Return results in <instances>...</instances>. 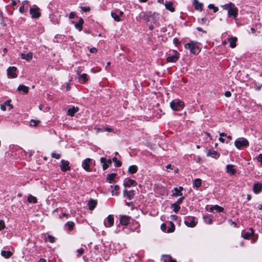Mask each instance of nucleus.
I'll use <instances>...</instances> for the list:
<instances>
[{
    "instance_id": "nucleus-4",
    "label": "nucleus",
    "mask_w": 262,
    "mask_h": 262,
    "mask_svg": "<svg viewBox=\"0 0 262 262\" xmlns=\"http://www.w3.org/2000/svg\"><path fill=\"white\" fill-rule=\"evenodd\" d=\"M170 106L172 110L173 111H180L183 108L184 106V103L183 101L180 100H172L170 103Z\"/></svg>"
},
{
    "instance_id": "nucleus-34",
    "label": "nucleus",
    "mask_w": 262,
    "mask_h": 262,
    "mask_svg": "<svg viewBox=\"0 0 262 262\" xmlns=\"http://www.w3.org/2000/svg\"><path fill=\"white\" fill-rule=\"evenodd\" d=\"M27 201L30 203H37V199L35 196H33L32 195H29L27 198Z\"/></svg>"
},
{
    "instance_id": "nucleus-29",
    "label": "nucleus",
    "mask_w": 262,
    "mask_h": 262,
    "mask_svg": "<svg viewBox=\"0 0 262 262\" xmlns=\"http://www.w3.org/2000/svg\"><path fill=\"white\" fill-rule=\"evenodd\" d=\"M18 91H22L24 93L27 94L28 93L29 88L23 84L19 85L17 88Z\"/></svg>"
},
{
    "instance_id": "nucleus-54",
    "label": "nucleus",
    "mask_w": 262,
    "mask_h": 262,
    "mask_svg": "<svg viewBox=\"0 0 262 262\" xmlns=\"http://www.w3.org/2000/svg\"><path fill=\"white\" fill-rule=\"evenodd\" d=\"M113 130V128L108 127H103V132H111Z\"/></svg>"
},
{
    "instance_id": "nucleus-43",
    "label": "nucleus",
    "mask_w": 262,
    "mask_h": 262,
    "mask_svg": "<svg viewBox=\"0 0 262 262\" xmlns=\"http://www.w3.org/2000/svg\"><path fill=\"white\" fill-rule=\"evenodd\" d=\"M213 208L214 210L218 212H222L224 211V208L217 205H214Z\"/></svg>"
},
{
    "instance_id": "nucleus-58",
    "label": "nucleus",
    "mask_w": 262,
    "mask_h": 262,
    "mask_svg": "<svg viewBox=\"0 0 262 262\" xmlns=\"http://www.w3.org/2000/svg\"><path fill=\"white\" fill-rule=\"evenodd\" d=\"M75 16V13L73 12H71L69 14V18L70 19H72V18H74V17Z\"/></svg>"
},
{
    "instance_id": "nucleus-14",
    "label": "nucleus",
    "mask_w": 262,
    "mask_h": 262,
    "mask_svg": "<svg viewBox=\"0 0 262 262\" xmlns=\"http://www.w3.org/2000/svg\"><path fill=\"white\" fill-rule=\"evenodd\" d=\"M130 217L127 215H122L120 218V223L121 225L126 226L129 223Z\"/></svg>"
},
{
    "instance_id": "nucleus-49",
    "label": "nucleus",
    "mask_w": 262,
    "mask_h": 262,
    "mask_svg": "<svg viewBox=\"0 0 262 262\" xmlns=\"http://www.w3.org/2000/svg\"><path fill=\"white\" fill-rule=\"evenodd\" d=\"M39 123V120H35L32 119L30 121V125L31 126H36Z\"/></svg>"
},
{
    "instance_id": "nucleus-59",
    "label": "nucleus",
    "mask_w": 262,
    "mask_h": 262,
    "mask_svg": "<svg viewBox=\"0 0 262 262\" xmlns=\"http://www.w3.org/2000/svg\"><path fill=\"white\" fill-rule=\"evenodd\" d=\"M225 96L227 97H229L231 96V93L230 91H226L225 92Z\"/></svg>"
},
{
    "instance_id": "nucleus-46",
    "label": "nucleus",
    "mask_w": 262,
    "mask_h": 262,
    "mask_svg": "<svg viewBox=\"0 0 262 262\" xmlns=\"http://www.w3.org/2000/svg\"><path fill=\"white\" fill-rule=\"evenodd\" d=\"M219 135L220 136L219 138V141L222 143H224L225 142V139L223 138V137L227 136V134L225 133H220Z\"/></svg>"
},
{
    "instance_id": "nucleus-15",
    "label": "nucleus",
    "mask_w": 262,
    "mask_h": 262,
    "mask_svg": "<svg viewBox=\"0 0 262 262\" xmlns=\"http://www.w3.org/2000/svg\"><path fill=\"white\" fill-rule=\"evenodd\" d=\"M21 58L23 59H25L27 61H30L33 57V53L32 52H29V53H22L20 54Z\"/></svg>"
},
{
    "instance_id": "nucleus-40",
    "label": "nucleus",
    "mask_w": 262,
    "mask_h": 262,
    "mask_svg": "<svg viewBox=\"0 0 262 262\" xmlns=\"http://www.w3.org/2000/svg\"><path fill=\"white\" fill-rule=\"evenodd\" d=\"M171 207L173 208V210L176 213H177L180 209V206L177 203L172 204Z\"/></svg>"
},
{
    "instance_id": "nucleus-33",
    "label": "nucleus",
    "mask_w": 262,
    "mask_h": 262,
    "mask_svg": "<svg viewBox=\"0 0 262 262\" xmlns=\"http://www.w3.org/2000/svg\"><path fill=\"white\" fill-rule=\"evenodd\" d=\"M100 162L102 164V168L104 170L106 169L108 167L109 165L106 163V158H105L104 157L101 158Z\"/></svg>"
},
{
    "instance_id": "nucleus-9",
    "label": "nucleus",
    "mask_w": 262,
    "mask_h": 262,
    "mask_svg": "<svg viewBox=\"0 0 262 262\" xmlns=\"http://www.w3.org/2000/svg\"><path fill=\"white\" fill-rule=\"evenodd\" d=\"M69 165L70 163L68 161H66L63 159L61 160V165H60L61 170L63 172L70 170L71 169V167Z\"/></svg>"
},
{
    "instance_id": "nucleus-52",
    "label": "nucleus",
    "mask_w": 262,
    "mask_h": 262,
    "mask_svg": "<svg viewBox=\"0 0 262 262\" xmlns=\"http://www.w3.org/2000/svg\"><path fill=\"white\" fill-rule=\"evenodd\" d=\"M184 199V196H181V197L179 198L175 203H177V205H179V204L182 203Z\"/></svg>"
},
{
    "instance_id": "nucleus-35",
    "label": "nucleus",
    "mask_w": 262,
    "mask_h": 262,
    "mask_svg": "<svg viewBox=\"0 0 262 262\" xmlns=\"http://www.w3.org/2000/svg\"><path fill=\"white\" fill-rule=\"evenodd\" d=\"M202 181L200 179H195L193 182V186L196 188H199L201 186Z\"/></svg>"
},
{
    "instance_id": "nucleus-51",
    "label": "nucleus",
    "mask_w": 262,
    "mask_h": 262,
    "mask_svg": "<svg viewBox=\"0 0 262 262\" xmlns=\"http://www.w3.org/2000/svg\"><path fill=\"white\" fill-rule=\"evenodd\" d=\"M5 228V224L3 220H0V231Z\"/></svg>"
},
{
    "instance_id": "nucleus-7",
    "label": "nucleus",
    "mask_w": 262,
    "mask_h": 262,
    "mask_svg": "<svg viewBox=\"0 0 262 262\" xmlns=\"http://www.w3.org/2000/svg\"><path fill=\"white\" fill-rule=\"evenodd\" d=\"M39 10V8L35 5H34L33 8H30V13L32 15V18H37L40 16Z\"/></svg>"
},
{
    "instance_id": "nucleus-56",
    "label": "nucleus",
    "mask_w": 262,
    "mask_h": 262,
    "mask_svg": "<svg viewBox=\"0 0 262 262\" xmlns=\"http://www.w3.org/2000/svg\"><path fill=\"white\" fill-rule=\"evenodd\" d=\"M81 10L84 12H87L90 10V8L89 7H82Z\"/></svg>"
},
{
    "instance_id": "nucleus-2",
    "label": "nucleus",
    "mask_w": 262,
    "mask_h": 262,
    "mask_svg": "<svg viewBox=\"0 0 262 262\" xmlns=\"http://www.w3.org/2000/svg\"><path fill=\"white\" fill-rule=\"evenodd\" d=\"M184 47L186 49H189L190 53L194 55L198 54L201 50L200 43L194 41H191L189 42L185 43Z\"/></svg>"
},
{
    "instance_id": "nucleus-62",
    "label": "nucleus",
    "mask_w": 262,
    "mask_h": 262,
    "mask_svg": "<svg viewBox=\"0 0 262 262\" xmlns=\"http://www.w3.org/2000/svg\"><path fill=\"white\" fill-rule=\"evenodd\" d=\"M226 137H227V138L228 139L226 141V143H228L230 142V141L232 139V137L230 135H228V136L227 135V136H226Z\"/></svg>"
},
{
    "instance_id": "nucleus-18",
    "label": "nucleus",
    "mask_w": 262,
    "mask_h": 262,
    "mask_svg": "<svg viewBox=\"0 0 262 262\" xmlns=\"http://www.w3.org/2000/svg\"><path fill=\"white\" fill-rule=\"evenodd\" d=\"M234 165L232 164H228L226 166V172L231 175H234L236 173V171L234 168Z\"/></svg>"
},
{
    "instance_id": "nucleus-39",
    "label": "nucleus",
    "mask_w": 262,
    "mask_h": 262,
    "mask_svg": "<svg viewBox=\"0 0 262 262\" xmlns=\"http://www.w3.org/2000/svg\"><path fill=\"white\" fill-rule=\"evenodd\" d=\"M66 226L68 227V229L70 231L72 230L74 226H75V224L73 222L69 221L66 224Z\"/></svg>"
},
{
    "instance_id": "nucleus-44",
    "label": "nucleus",
    "mask_w": 262,
    "mask_h": 262,
    "mask_svg": "<svg viewBox=\"0 0 262 262\" xmlns=\"http://www.w3.org/2000/svg\"><path fill=\"white\" fill-rule=\"evenodd\" d=\"M47 240L51 243H54L55 241V237L51 235H49L47 237L45 238L46 241Z\"/></svg>"
},
{
    "instance_id": "nucleus-16",
    "label": "nucleus",
    "mask_w": 262,
    "mask_h": 262,
    "mask_svg": "<svg viewBox=\"0 0 262 262\" xmlns=\"http://www.w3.org/2000/svg\"><path fill=\"white\" fill-rule=\"evenodd\" d=\"M253 189L255 194H258L262 191V184L260 183H255Z\"/></svg>"
},
{
    "instance_id": "nucleus-61",
    "label": "nucleus",
    "mask_w": 262,
    "mask_h": 262,
    "mask_svg": "<svg viewBox=\"0 0 262 262\" xmlns=\"http://www.w3.org/2000/svg\"><path fill=\"white\" fill-rule=\"evenodd\" d=\"M1 109L3 111H5L6 110V106L5 104L1 105Z\"/></svg>"
},
{
    "instance_id": "nucleus-32",
    "label": "nucleus",
    "mask_w": 262,
    "mask_h": 262,
    "mask_svg": "<svg viewBox=\"0 0 262 262\" xmlns=\"http://www.w3.org/2000/svg\"><path fill=\"white\" fill-rule=\"evenodd\" d=\"M116 176L117 174L115 173H112L111 174H108L107 176L106 180L110 183H111L114 181V179Z\"/></svg>"
},
{
    "instance_id": "nucleus-31",
    "label": "nucleus",
    "mask_w": 262,
    "mask_h": 262,
    "mask_svg": "<svg viewBox=\"0 0 262 262\" xmlns=\"http://www.w3.org/2000/svg\"><path fill=\"white\" fill-rule=\"evenodd\" d=\"M138 171V167L136 165H133L128 167V171L129 173L134 174Z\"/></svg>"
},
{
    "instance_id": "nucleus-36",
    "label": "nucleus",
    "mask_w": 262,
    "mask_h": 262,
    "mask_svg": "<svg viewBox=\"0 0 262 262\" xmlns=\"http://www.w3.org/2000/svg\"><path fill=\"white\" fill-rule=\"evenodd\" d=\"M112 161L115 163L116 167H120L122 165V163L120 161L118 160L116 157L112 158Z\"/></svg>"
},
{
    "instance_id": "nucleus-24",
    "label": "nucleus",
    "mask_w": 262,
    "mask_h": 262,
    "mask_svg": "<svg viewBox=\"0 0 262 262\" xmlns=\"http://www.w3.org/2000/svg\"><path fill=\"white\" fill-rule=\"evenodd\" d=\"M164 5L166 9L172 12L174 11V8L173 7V3L172 2H166Z\"/></svg>"
},
{
    "instance_id": "nucleus-45",
    "label": "nucleus",
    "mask_w": 262,
    "mask_h": 262,
    "mask_svg": "<svg viewBox=\"0 0 262 262\" xmlns=\"http://www.w3.org/2000/svg\"><path fill=\"white\" fill-rule=\"evenodd\" d=\"M208 8L210 9H213V12L214 13L216 12L219 10V9L217 7L215 6L213 4H209L208 6Z\"/></svg>"
},
{
    "instance_id": "nucleus-48",
    "label": "nucleus",
    "mask_w": 262,
    "mask_h": 262,
    "mask_svg": "<svg viewBox=\"0 0 262 262\" xmlns=\"http://www.w3.org/2000/svg\"><path fill=\"white\" fill-rule=\"evenodd\" d=\"M51 157L53 158L59 159L61 157V155L59 154H57L56 152H52L51 154Z\"/></svg>"
},
{
    "instance_id": "nucleus-8",
    "label": "nucleus",
    "mask_w": 262,
    "mask_h": 262,
    "mask_svg": "<svg viewBox=\"0 0 262 262\" xmlns=\"http://www.w3.org/2000/svg\"><path fill=\"white\" fill-rule=\"evenodd\" d=\"M123 14V11H120L119 9H116L114 11H112L111 12V16L114 18V20L117 22H119L121 21L120 17L122 16Z\"/></svg>"
},
{
    "instance_id": "nucleus-63",
    "label": "nucleus",
    "mask_w": 262,
    "mask_h": 262,
    "mask_svg": "<svg viewBox=\"0 0 262 262\" xmlns=\"http://www.w3.org/2000/svg\"><path fill=\"white\" fill-rule=\"evenodd\" d=\"M97 51V50L95 48H92L90 50V52L93 53L96 52Z\"/></svg>"
},
{
    "instance_id": "nucleus-26",
    "label": "nucleus",
    "mask_w": 262,
    "mask_h": 262,
    "mask_svg": "<svg viewBox=\"0 0 262 262\" xmlns=\"http://www.w3.org/2000/svg\"><path fill=\"white\" fill-rule=\"evenodd\" d=\"M83 23V19L82 18H80L78 22L75 24V28L80 31L82 29V25Z\"/></svg>"
},
{
    "instance_id": "nucleus-10",
    "label": "nucleus",
    "mask_w": 262,
    "mask_h": 262,
    "mask_svg": "<svg viewBox=\"0 0 262 262\" xmlns=\"http://www.w3.org/2000/svg\"><path fill=\"white\" fill-rule=\"evenodd\" d=\"M16 68L15 67H10L7 70V74L9 77L14 78L17 77L16 74Z\"/></svg>"
},
{
    "instance_id": "nucleus-20",
    "label": "nucleus",
    "mask_w": 262,
    "mask_h": 262,
    "mask_svg": "<svg viewBox=\"0 0 262 262\" xmlns=\"http://www.w3.org/2000/svg\"><path fill=\"white\" fill-rule=\"evenodd\" d=\"M136 183V182L135 180L133 179H126L124 181L123 183V185L124 187H129L133 185H134Z\"/></svg>"
},
{
    "instance_id": "nucleus-3",
    "label": "nucleus",
    "mask_w": 262,
    "mask_h": 262,
    "mask_svg": "<svg viewBox=\"0 0 262 262\" xmlns=\"http://www.w3.org/2000/svg\"><path fill=\"white\" fill-rule=\"evenodd\" d=\"M249 145V141L244 138H238L234 142V145L238 149H241L243 147H247Z\"/></svg>"
},
{
    "instance_id": "nucleus-30",
    "label": "nucleus",
    "mask_w": 262,
    "mask_h": 262,
    "mask_svg": "<svg viewBox=\"0 0 262 262\" xmlns=\"http://www.w3.org/2000/svg\"><path fill=\"white\" fill-rule=\"evenodd\" d=\"M254 231L252 228H250L247 232L245 233L244 235V238L247 239H250L251 236L253 234Z\"/></svg>"
},
{
    "instance_id": "nucleus-1",
    "label": "nucleus",
    "mask_w": 262,
    "mask_h": 262,
    "mask_svg": "<svg viewBox=\"0 0 262 262\" xmlns=\"http://www.w3.org/2000/svg\"><path fill=\"white\" fill-rule=\"evenodd\" d=\"M222 7L223 9L228 11V16L229 17H232L236 19L238 14V9L234 4L230 2L222 5Z\"/></svg>"
},
{
    "instance_id": "nucleus-42",
    "label": "nucleus",
    "mask_w": 262,
    "mask_h": 262,
    "mask_svg": "<svg viewBox=\"0 0 262 262\" xmlns=\"http://www.w3.org/2000/svg\"><path fill=\"white\" fill-rule=\"evenodd\" d=\"M169 224L170 225V227H169L168 229L167 232V233L172 232L175 229L174 225L172 222H170Z\"/></svg>"
},
{
    "instance_id": "nucleus-53",
    "label": "nucleus",
    "mask_w": 262,
    "mask_h": 262,
    "mask_svg": "<svg viewBox=\"0 0 262 262\" xmlns=\"http://www.w3.org/2000/svg\"><path fill=\"white\" fill-rule=\"evenodd\" d=\"M161 230L163 231H164L165 232H167V231H166V229H167V227H166V225L165 224H162L161 225Z\"/></svg>"
},
{
    "instance_id": "nucleus-27",
    "label": "nucleus",
    "mask_w": 262,
    "mask_h": 262,
    "mask_svg": "<svg viewBox=\"0 0 262 262\" xmlns=\"http://www.w3.org/2000/svg\"><path fill=\"white\" fill-rule=\"evenodd\" d=\"M237 38L235 37H231L229 38L228 41L230 43V47L234 48L236 47V42L237 41Z\"/></svg>"
},
{
    "instance_id": "nucleus-21",
    "label": "nucleus",
    "mask_w": 262,
    "mask_h": 262,
    "mask_svg": "<svg viewBox=\"0 0 262 262\" xmlns=\"http://www.w3.org/2000/svg\"><path fill=\"white\" fill-rule=\"evenodd\" d=\"M79 81L81 83H84L88 81V75L86 74H82L79 75Z\"/></svg>"
},
{
    "instance_id": "nucleus-22",
    "label": "nucleus",
    "mask_w": 262,
    "mask_h": 262,
    "mask_svg": "<svg viewBox=\"0 0 262 262\" xmlns=\"http://www.w3.org/2000/svg\"><path fill=\"white\" fill-rule=\"evenodd\" d=\"M78 111V108L77 107L73 106L68 110L67 114L70 116H73Z\"/></svg>"
},
{
    "instance_id": "nucleus-47",
    "label": "nucleus",
    "mask_w": 262,
    "mask_h": 262,
    "mask_svg": "<svg viewBox=\"0 0 262 262\" xmlns=\"http://www.w3.org/2000/svg\"><path fill=\"white\" fill-rule=\"evenodd\" d=\"M84 252V249L83 248H81L79 249H78L77 251H76V253H77V256L78 257L80 256V255H81Z\"/></svg>"
},
{
    "instance_id": "nucleus-12",
    "label": "nucleus",
    "mask_w": 262,
    "mask_h": 262,
    "mask_svg": "<svg viewBox=\"0 0 262 262\" xmlns=\"http://www.w3.org/2000/svg\"><path fill=\"white\" fill-rule=\"evenodd\" d=\"M135 190H133L128 191L125 189L123 190V195L128 200H132L135 194Z\"/></svg>"
},
{
    "instance_id": "nucleus-55",
    "label": "nucleus",
    "mask_w": 262,
    "mask_h": 262,
    "mask_svg": "<svg viewBox=\"0 0 262 262\" xmlns=\"http://www.w3.org/2000/svg\"><path fill=\"white\" fill-rule=\"evenodd\" d=\"M257 159L258 161L260 162V164L262 165V154H259Z\"/></svg>"
},
{
    "instance_id": "nucleus-64",
    "label": "nucleus",
    "mask_w": 262,
    "mask_h": 262,
    "mask_svg": "<svg viewBox=\"0 0 262 262\" xmlns=\"http://www.w3.org/2000/svg\"><path fill=\"white\" fill-rule=\"evenodd\" d=\"M261 85H258V86H256L255 87V90L256 91H259V90L261 89Z\"/></svg>"
},
{
    "instance_id": "nucleus-13",
    "label": "nucleus",
    "mask_w": 262,
    "mask_h": 262,
    "mask_svg": "<svg viewBox=\"0 0 262 262\" xmlns=\"http://www.w3.org/2000/svg\"><path fill=\"white\" fill-rule=\"evenodd\" d=\"M207 156L217 159L220 157V154L217 151L213 149H210L207 151Z\"/></svg>"
},
{
    "instance_id": "nucleus-38",
    "label": "nucleus",
    "mask_w": 262,
    "mask_h": 262,
    "mask_svg": "<svg viewBox=\"0 0 262 262\" xmlns=\"http://www.w3.org/2000/svg\"><path fill=\"white\" fill-rule=\"evenodd\" d=\"M119 190V186L118 185H115L114 186V189L112 191V194L113 195H118L119 192L118 190Z\"/></svg>"
},
{
    "instance_id": "nucleus-6",
    "label": "nucleus",
    "mask_w": 262,
    "mask_h": 262,
    "mask_svg": "<svg viewBox=\"0 0 262 262\" xmlns=\"http://www.w3.org/2000/svg\"><path fill=\"white\" fill-rule=\"evenodd\" d=\"M93 165V160L90 158H86L82 162V168L86 171H92L91 167Z\"/></svg>"
},
{
    "instance_id": "nucleus-37",
    "label": "nucleus",
    "mask_w": 262,
    "mask_h": 262,
    "mask_svg": "<svg viewBox=\"0 0 262 262\" xmlns=\"http://www.w3.org/2000/svg\"><path fill=\"white\" fill-rule=\"evenodd\" d=\"M163 262H177L175 260L172 259L170 256H164L163 258Z\"/></svg>"
},
{
    "instance_id": "nucleus-60",
    "label": "nucleus",
    "mask_w": 262,
    "mask_h": 262,
    "mask_svg": "<svg viewBox=\"0 0 262 262\" xmlns=\"http://www.w3.org/2000/svg\"><path fill=\"white\" fill-rule=\"evenodd\" d=\"M24 9H25V7H24V6L23 5L22 6H21L19 9V12H20L21 13H23L24 12Z\"/></svg>"
},
{
    "instance_id": "nucleus-23",
    "label": "nucleus",
    "mask_w": 262,
    "mask_h": 262,
    "mask_svg": "<svg viewBox=\"0 0 262 262\" xmlns=\"http://www.w3.org/2000/svg\"><path fill=\"white\" fill-rule=\"evenodd\" d=\"M96 205H97L96 201H95L93 199H91L89 201L88 206H89V208L90 210H93L95 208Z\"/></svg>"
},
{
    "instance_id": "nucleus-5",
    "label": "nucleus",
    "mask_w": 262,
    "mask_h": 262,
    "mask_svg": "<svg viewBox=\"0 0 262 262\" xmlns=\"http://www.w3.org/2000/svg\"><path fill=\"white\" fill-rule=\"evenodd\" d=\"M197 223V220L193 216H186L184 219V224L189 227H195Z\"/></svg>"
},
{
    "instance_id": "nucleus-50",
    "label": "nucleus",
    "mask_w": 262,
    "mask_h": 262,
    "mask_svg": "<svg viewBox=\"0 0 262 262\" xmlns=\"http://www.w3.org/2000/svg\"><path fill=\"white\" fill-rule=\"evenodd\" d=\"M11 100H8L5 102V105L6 106H8L9 107V109L11 110L13 108V105L10 103Z\"/></svg>"
},
{
    "instance_id": "nucleus-19",
    "label": "nucleus",
    "mask_w": 262,
    "mask_h": 262,
    "mask_svg": "<svg viewBox=\"0 0 262 262\" xmlns=\"http://www.w3.org/2000/svg\"><path fill=\"white\" fill-rule=\"evenodd\" d=\"M192 4L195 10L202 11L203 10V4L200 3L198 0H193Z\"/></svg>"
},
{
    "instance_id": "nucleus-28",
    "label": "nucleus",
    "mask_w": 262,
    "mask_h": 262,
    "mask_svg": "<svg viewBox=\"0 0 262 262\" xmlns=\"http://www.w3.org/2000/svg\"><path fill=\"white\" fill-rule=\"evenodd\" d=\"M1 255L6 258H9L12 255V253L10 251L2 250Z\"/></svg>"
},
{
    "instance_id": "nucleus-17",
    "label": "nucleus",
    "mask_w": 262,
    "mask_h": 262,
    "mask_svg": "<svg viewBox=\"0 0 262 262\" xmlns=\"http://www.w3.org/2000/svg\"><path fill=\"white\" fill-rule=\"evenodd\" d=\"M183 190V188L182 186H180L179 188L175 187L173 190V191H174V192L172 194V196L174 197L182 196L183 194L181 191Z\"/></svg>"
},
{
    "instance_id": "nucleus-41",
    "label": "nucleus",
    "mask_w": 262,
    "mask_h": 262,
    "mask_svg": "<svg viewBox=\"0 0 262 262\" xmlns=\"http://www.w3.org/2000/svg\"><path fill=\"white\" fill-rule=\"evenodd\" d=\"M204 222L209 225H210L212 223V220L208 216H204Z\"/></svg>"
},
{
    "instance_id": "nucleus-57",
    "label": "nucleus",
    "mask_w": 262,
    "mask_h": 262,
    "mask_svg": "<svg viewBox=\"0 0 262 262\" xmlns=\"http://www.w3.org/2000/svg\"><path fill=\"white\" fill-rule=\"evenodd\" d=\"M82 72V69L80 67H78L76 70V74L79 76Z\"/></svg>"
},
{
    "instance_id": "nucleus-25",
    "label": "nucleus",
    "mask_w": 262,
    "mask_h": 262,
    "mask_svg": "<svg viewBox=\"0 0 262 262\" xmlns=\"http://www.w3.org/2000/svg\"><path fill=\"white\" fill-rule=\"evenodd\" d=\"M179 59V56L176 54L170 56H168L166 60L169 62H176Z\"/></svg>"
},
{
    "instance_id": "nucleus-11",
    "label": "nucleus",
    "mask_w": 262,
    "mask_h": 262,
    "mask_svg": "<svg viewBox=\"0 0 262 262\" xmlns=\"http://www.w3.org/2000/svg\"><path fill=\"white\" fill-rule=\"evenodd\" d=\"M104 224L106 227H112L114 225L113 215H109L104 221Z\"/></svg>"
}]
</instances>
